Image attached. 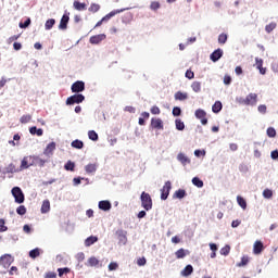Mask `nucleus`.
Here are the masks:
<instances>
[{
    "mask_svg": "<svg viewBox=\"0 0 278 278\" xmlns=\"http://www.w3.org/2000/svg\"><path fill=\"white\" fill-rule=\"evenodd\" d=\"M194 116L195 118H198V121H201L202 125H207V118L205 117L207 116V112H205V110L203 109L195 110Z\"/></svg>",
    "mask_w": 278,
    "mask_h": 278,
    "instance_id": "8",
    "label": "nucleus"
},
{
    "mask_svg": "<svg viewBox=\"0 0 278 278\" xmlns=\"http://www.w3.org/2000/svg\"><path fill=\"white\" fill-rule=\"evenodd\" d=\"M84 179H86V178H84V177H75L73 179L74 186H79L81 184V181H84Z\"/></svg>",
    "mask_w": 278,
    "mask_h": 278,
    "instance_id": "58",
    "label": "nucleus"
},
{
    "mask_svg": "<svg viewBox=\"0 0 278 278\" xmlns=\"http://www.w3.org/2000/svg\"><path fill=\"white\" fill-rule=\"evenodd\" d=\"M98 207L101 212H110L112 210V202L110 200H101L98 203Z\"/></svg>",
    "mask_w": 278,
    "mask_h": 278,
    "instance_id": "11",
    "label": "nucleus"
},
{
    "mask_svg": "<svg viewBox=\"0 0 278 278\" xmlns=\"http://www.w3.org/2000/svg\"><path fill=\"white\" fill-rule=\"evenodd\" d=\"M263 198L264 199H273V189H265L263 191Z\"/></svg>",
    "mask_w": 278,
    "mask_h": 278,
    "instance_id": "49",
    "label": "nucleus"
},
{
    "mask_svg": "<svg viewBox=\"0 0 278 278\" xmlns=\"http://www.w3.org/2000/svg\"><path fill=\"white\" fill-rule=\"evenodd\" d=\"M195 157H201V155H205V150H194Z\"/></svg>",
    "mask_w": 278,
    "mask_h": 278,
    "instance_id": "61",
    "label": "nucleus"
},
{
    "mask_svg": "<svg viewBox=\"0 0 278 278\" xmlns=\"http://www.w3.org/2000/svg\"><path fill=\"white\" fill-rule=\"evenodd\" d=\"M236 103H239V105H247V98L237 97Z\"/></svg>",
    "mask_w": 278,
    "mask_h": 278,
    "instance_id": "56",
    "label": "nucleus"
},
{
    "mask_svg": "<svg viewBox=\"0 0 278 278\" xmlns=\"http://www.w3.org/2000/svg\"><path fill=\"white\" fill-rule=\"evenodd\" d=\"M271 160H278V150H274L270 152Z\"/></svg>",
    "mask_w": 278,
    "mask_h": 278,
    "instance_id": "64",
    "label": "nucleus"
},
{
    "mask_svg": "<svg viewBox=\"0 0 278 278\" xmlns=\"http://www.w3.org/2000/svg\"><path fill=\"white\" fill-rule=\"evenodd\" d=\"M229 38V36H227V34L222 33L218 36V43L219 45H225L227 42V39Z\"/></svg>",
    "mask_w": 278,
    "mask_h": 278,
    "instance_id": "43",
    "label": "nucleus"
},
{
    "mask_svg": "<svg viewBox=\"0 0 278 278\" xmlns=\"http://www.w3.org/2000/svg\"><path fill=\"white\" fill-rule=\"evenodd\" d=\"M260 114H266V104H261L257 108Z\"/></svg>",
    "mask_w": 278,
    "mask_h": 278,
    "instance_id": "62",
    "label": "nucleus"
},
{
    "mask_svg": "<svg viewBox=\"0 0 278 278\" xmlns=\"http://www.w3.org/2000/svg\"><path fill=\"white\" fill-rule=\"evenodd\" d=\"M31 162H33V156H24L21 162L20 170H27L29 166H33Z\"/></svg>",
    "mask_w": 278,
    "mask_h": 278,
    "instance_id": "13",
    "label": "nucleus"
},
{
    "mask_svg": "<svg viewBox=\"0 0 278 278\" xmlns=\"http://www.w3.org/2000/svg\"><path fill=\"white\" fill-rule=\"evenodd\" d=\"M194 273V267L192 265H186V267L181 270L180 275L182 277H190Z\"/></svg>",
    "mask_w": 278,
    "mask_h": 278,
    "instance_id": "22",
    "label": "nucleus"
},
{
    "mask_svg": "<svg viewBox=\"0 0 278 278\" xmlns=\"http://www.w3.org/2000/svg\"><path fill=\"white\" fill-rule=\"evenodd\" d=\"M191 89L193 90V92H201V81H193L191 84Z\"/></svg>",
    "mask_w": 278,
    "mask_h": 278,
    "instance_id": "40",
    "label": "nucleus"
},
{
    "mask_svg": "<svg viewBox=\"0 0 278 278\" xmlns=\"http://www.w3.org/2000/svg\"><path fill=\"white\" fill-rule=\"evenodd\" d=\"M65 170H70L71 173H73V170H75V162L73 161H67L64 165Z\"/></svg>",
    "mask_w": 278,
    "mask_h": 278,
    "instance_id": "41",
    "label": "nucleus"
},
{
    "mask_svg": "<svg viewBox=\"0 0 278 278\" xmlns=\"http://www.w3.org/2000/svg\"><path fill=\"white\" fill-rule=\"evenodd\" d=\"M68 273H71V268H68V267L58 268L59 277L68 275Z\"/></svg>",
    "mask_w": 278,
    "mask_h": 278,
    "instance_id": "46",
    "label": "nucleus"
},
{
    "mask_svg": "<svg viewBox=\"0 0 278 278\" xmlns=\"http://www.w3.org/2000/svg\"><path fill=\"white\" fill-rule=\"evenodd\" d=\"M172 114H173V116H181V108H179V106H174L173 108V111H172Z\"/></svg>",
    "mask_w": 278,
    "mask_h": 278,
    "instance_id": "54",
    "label": "nucleus"
},
{
    "mask_svg": "<svg viewBox=\"0 0 278 278\" xmlns=\"http://www.w3.org/2000/svg\"><path fill=\"white\" fill-rule=\"evenodd\" d=\"M105 38H106L105 34L94 35L90 37L89 42L90 45H99L100 42H103Z\"/></svg>",
    "mask_w": 278,
    "mask_h": 278,
    "instance_id": "15",
    "label": "nucleus"
},
{
    "mask_svg": "<svg viewBox=\"0 0 278 278\" xmlns=\"http://www.w3.org/2000/svg\"><path fill=\"white\" fill-rule=\"evenodd\" d=\"M151 126L153 129H164V122L161 118L152 117Z\"/></svg>",
    "mask_w": 278,
    "mask_h": 278,
    "instance_id": "16",
    "label": "nucleus"
},
{
    "mask_svg": "<svg viewBox=\"0 0 278 278\" xmlns=\"http://www.w3.org/2000/svg\"><path fill=\"white\" fill-rule=\"evenodd\" d=\"M85 170L86 173H88V175L92 174V173H97V164H88L85 166Z\"/></svg>",
    "mask_w": 278,
    "mask_h": 278,
    "instance_id": "35",
    "label": "nucleus"
},
{
    "mask_svg": "<svg viewBox=\"0 0 278 278\" xmlns=\"http://www.w3.org/2000/svg\"><path fill=\"white\" fill-rule=\"evenodd\" d=\"M99 10H101V5H99L98 3H91V5L89 7V12H92L93 14L99 12Z\"/></svg>",
    "mask_w": 278,
    "mask_h": 278,
    "instance_id": "47",
    "label": "nucleus"
},
{
    "mask_svg": "<svg viewBox=\"0 0 278 278\" xmlns=\"http://www.w3.org/2000/svg\"><path fill=\"white\" fill-rule=\"evenodd\" d=\"M71 147H73V149H84V141L75 139L72 141Z\"/></svg>",
    "mask_w": 278,
    "mask_h": 278,
    "instance_id": "34",
    "label": "nucleus"
},
{
    "mask_svg": "<svg viewBox=\"0 0 278 278\" xmlns=\"http://www.w3.org/2000/svg\"><path fill=\"white\" fill-rule=\"evenodd\" d=\"M55 25V18H49L46 21L45 29L46 31H50V29H53V26Z\"/></svg>",
    "mask_w": 278,
    "mask_h": 278,
    "instance_id": "30",
    "label": "nucleus"
},
{
    "mask_svg": "<svg viewBox=\"0 0 278 278\" xmlns=\"http://www.w3.org/2000/svg\"><path fill=\"white\" fill-rule=\"evenodd\" d=\"M29 134L31 136H42L45 134V130H42V128H38L36 126H33L29 128Z\"/></svg>",
    "mask_w": 278,
    "mask_h": 278,
    "instance_id": "26",
    "label": "nucleus"
},
{
    "mask_svg": "<svg viewBox=\"0 0 278 278\" xmlns=\"http://www.w3.org/2000/svg\"><path fill=\"white\" fill-rule=\"evenodd\" d=\"M188 197V193L186 192V189H178L175 191L173 198L174 199H186Z\"/></svg>",
    "mask_w": 278,
    "mask_h": 278,
    "instance_id": "24",
    "label": "nucleus"
},
{
    "mask_svg": "<svg viewBox=\"0 0 278 278\" xmlns=\"http://www.w3.org/2000/svg\"><path fill=\"white\" fill-rule=\"evenodd\" d=\"M230 251H231V247L225 245L224 248L220 249L219 253L220 255H224L225 257H227Z\"/></svg>",
    "mask_w": 278,
    "mask_h": 278,
    "instance_id": "45",
    "label": "nucleus"
},
{
    "mask_svg": "<svg viewBox=\"0 0 278 278\" xmlns=\"http://www.w3.org/2000/svg\"><path fill=\"white\" fill-rule=\"evenodd\" d=\"M126 10H129V8L113 10L109 14H106L105 16L102 17V22L108 23V21H110V18H114V16H116V14L126 12Z\"/></svg>",
    "mask_w": 278,
    "mask_h": 278,
    "instance_id": "10",
    "label": "nucleus"
},
{
    "mask_svg": "<svg viewBox=\"0 0 278 278\" xmlns=\"http://www.w3.org/2000/svg\"><path fill=\"white\" fill-rule=\"evenodd\" d=\"M86 266H91V267L99 266V258L94 256L89 257L86 263Z\"/></svg>",
    "mask_w": 278,
    "mask_h": 278,
    "instance_id": "32",
    "label": "nucleus"
},
{
    "mask_svg": "<svg viewBox=\"0 0 278 278\" xmlns=\"http://www.w3.org/2000/svg\"><path fill=\"white\" fill-rule=\"evenodd\" d=\"M224 84H225V86H231V76L225 75L224 76Z\"/></svg>",
    "mask_w": 278,
    "mask_h": 278,
    "instance_id": "59",
    "label": "nucleus"
},
{
    "mask_svg": "<svg viewBox=\"0 0 278 278\" xmlns=\"http://www.w3.org/2000/svg\"><path fill=\"white\" fill-rule=\"evenodd\" d=\"M176 101H186L188 99V94L186 92L177 91L174 96Z\"/></svg>",
    "mask_w": 278,
    "mask_h": 278,
    "instance_id": "29",
    "label": "nucleus"
},
{
    "mask_svg": "<svg viewBox=\"0 0 278 278\" xmlns=\"http://www.w3.org/2000/svg\"><path fill=\"white\" fill-rule=\"evenodd\" d=\"M175 125L177 131H184V129H186V124L180 118L175 119Z\"/></svg>",
    "mask_w": 278,
    "mask_h": 278,
    "instance_id": "31",
    "label": "nucleus"
},
{
    "mask_svg": "<svg viewBox=\"0 0 278 278\" xmlns=\"http://www.w3.org/2000/svg\"><path fill=\"white\" fill-rule=\"evenodd\" d=\"M86 101V96L81 93H74L73 96L66 99V105H75L79 103H84Z\"/></svg>",
    "mask_w": 278,
    "mask_h": 278,
    "instance_id": "4",
    "label": "nucleus"
},
{
    "mask_svg": "<svg viewBox=\"0 0 278 278\" xmlns=\"http://www.w3.org/2000/svg\"><path fill=\"white\" fill-rule=\"evenodd\" d=\"M118 268V263L112 262L109 264V270H117Z\"/></svg>",
    "mask_w": 278,
    "mask_h": 278,
    "instance_id": "60",
    "label": "nucleus"
},
{
    "mask_svg": "<svg viewBox=\"0 0 278 278\" xmlns=\"http://www.w3.org/2000/svg\"><path fill=\"white\" fill-rule=\"evenodd\" d=\"M116 236H117L118 244H122L123 247H125V244H127V231L123 229L117 230Z\"/></svg>",
    "mask_w": 278,
    "mask_h": 278,
    "instance_id": "12",
    "label": "nucleus"
},
{
    "mask_svg": "<svg viewBox=\"0 0 278 278\" xmlns=\"http://www.w3.org/2000/svg\"><path fill=\"white\" fill-rule=\"evenodd\" d=\"M223 110V102L215 101V103L212 106L213 114H219V112Z\"/></svg>",
    "mask_w": 278,
    "mask_h": 278,
    "instance_id": "27",
    "label": "nucleus"
},
{
    "mask_svg": "<svg viewBox=\"0 0 278 278\" xmlns=\"http://www.w3.org/2000/svg\"><path fill=\"white\" fill-rule=\"evenodd\" d=\"M88 138L89 140H92V142H97V140H99V134H97L94 130H89Z\"/></svg>",
    "mask_w": 278,
    "mask_h": 278,
    "instance_id": "37",
    "label": "nucleus"
},
{
    "mask_svg": "<svg viewBox=\"0 0 278 278\" xmlns=\"http://www.w3.org/2000/svg\"><path fill=\"white\" fill-rule=\"evenodd\" d=\"M176 160L181 164V166H188V164H191L192 162L190 157H188V155H186L184 152H179L176 156Z\"/></svg>",
    "mask_w": 278,
    "mask_h": 278,
    "instance_id": "9",
    "label": "nucleus"
},
{
    "mask_svg": "<svg viewBox=\"0 0 278 278\" xmlns=\"http://www.w3.org/2000/svg\"><path fill=\"white\" fill-rule=\"evenodd\" d=\"M47 164V160L40 159V156H33V161L30 162V166H40L42 168Z\"/></svg>",
    "mask_w": 278,
    "mask_h": 278,
    "instance_id": "17",
    "label": "nucleus"
},
{
    "mask_svg": "<svg viewBox=\"0 0 278 278\" xmlns=\"http://www.w3.org/2000/svg\"><path fill=\"white\" fill-rule=\"evenodd\" d=\"M188 253V250H185L184 248H180L178 251H176L175 255L177 260H184Z\"/></svg>",
    "mask_w": 278,
    "mask_h": 278,
    "instance_id": "33",
    "label": "nucleus"
},
{
    "mask_svg": "<svg viewBox=\"0 0 278 278\" xmlns=\"http://www.w3.org/2000/svg\"><path fill=\"white\" fill-rule=\"evenodd\" d=\"M247 105H255L257 103V94L256 93H249L245 98Z\"/></svg>",
    "mask_w": 278,
    "mask_h": 278,
    "instance_id": "20",
    "label": "nucleus"
},
{
    "mask_svg": "<svg viewBox=\"0 0 278 278\" xmlns=\"http://www.w3.org/2000/svg\"><path fill=\"white\" fill-rule=\"evenodd\" d=\"M16 214H18V216H25V214H27V207H25V205H20L16 208Z\"/></svg>",
    "mask_w": 278,
    "mask_h": 278,
    "instance_id": "44",
    "label": "nucleus"
},
{
    "mask_svg": "<svg viewBox=\"0 0 278 278\" xmlns=\"http://www.w3.org/2000/svg\"><path fill=\"white\" fill-rule=\"evenodd\" d=\"M72 92L80 94V92H84L86 90V83L83 80H76L72 87H71Z\"/></svg>",
    "mask_w": 278,
    "mask_h": 278,
    "instance_id": "6",
    "label": "nucleus"
},
{
    "mask_svg": "<svg viewBox=\"0 0 278 278\" xmlns=\"http://www.w3.org/2000/svg\"><path fill=\"white\" fill-rule=\"evenodd\" d=\"M29 121H31V115H23L20 118V123H22V125H27V123H29Z\"/></svg>",
    "mask_w": 278,
    "mask_h": 278,
    "instance_id": "50",
    "label": "nucleus"
},
{
    "mask_svg": "<svg viewBox=\"0 0 278 278\" xmlns=\"http://www.w3.org/2000/svg\"><path fill=\"white\" fill-rule=\"evenodd\" d=\"M191 182L193 184V186H195V188H203L204 184L203 180H201V178L199 177H193Z\"/></svg>",
    "mask_w": 278,
    "mask_h": 278,
    "instance_id": "36",
    "label": "nucleus"
},
{
    "mask_svg": "<svg viewBox=\"0 0 278 278\" xmlns=\"http://www.w3.org/2000/svg\"><path fill=\"white\" fill-rule=\"evenodd\" d=\"M140 201L141 207H143L146 212L153 210V199H151V194L143 191L140 195Z\"/></svg>",
    "mask_w": 278,
    "mask_h": 278,
    "instance_id": "2",
    "label": "nucleus"
},
{
    "mask_svg": "<svg viewBox=\"0 0 278 278\" xmlns=\"http://www.w3.org/2000/svg\"><path fill=\"white\" fill-rule=\"evenodd\" d=\"M220 58H223V49L220 48L214 50L210 55V60H212L213 62H218Z\"/></svg>",
    "mask_w": 278,
    "mask_h": 278,
    "instance_id": "18",
    "label": "nucleus"
},
{
    "mask_svg": "<svg viewBox=\"0 0 278 278\" xmlns=\"http://www.w3.org/2000/svg\"><path fill=\"white\" fill-rule=\"evenodd\" d=\"M274 29H277V23H275V22H271L265 26V31L267 34H270Z\"/></svg>",
    "mask_w": 278,
    "mask_h": 278,
    "instance_id": "42",
    "label": "nucleus"
},
{
    "mask_svg": "<svg viewBox=\"0 0 278 278\" xmlns=\"http://www.w3.org/2000/svg\"><path fill=\"white\" fill-rule=\"evenodd\" d=\"M46 278H56L58 277V274L54 273V271H48L46 273Z\"/></svg>",
    "mask_w": 278,
    "mask_h": 278,
    "instance_id": "63",
    "label": "nucleus"
},
{
    "mask_svg": "<svg viewBox=\"0 0 278 278\" xmlns=\"http://www.w3.org/2000/svg\"><path fill=\"white\" fill-rule=\"evenodd\" d=\"M11 194L15 203H18V205L25 203V193L23 192V189H21V187H13L11 189Z\"/></svg>",
    "mask_w": 278,
    "mask_h": 278,
    "instance_id": "3",
    "label": "nucleus"
},
{
    "mask_svg": "<svg viewBox=\"0 0 278 278\" xmlns=\"http://www.w3.org/2000/svg\"><path fill=\"white\" fill-rule=\"evenodd\" d=\"M8 231V226H5V219L0 218V233Z\"/></svg>",
    "mask_w": 278,
    "mask_h": 278,
    "instance_id": "51",
    "label": "nucleus"
},
{
    "mask_svg": "<svg viewBox=\"0 0 278 278\" xmlns=\"http://www.w3.org/2000/svg\"><path fill=\"white\" fill-rule=\"evenodd\" d=\"M160 8H161V4L157 1H153L150 4V9L153 10V12H157V10H160Z\"/></svg>",
    "mask_w": 278,
    "mask_h": 278,
    "instance_id": "52",
    "label": "nucleus"
},
{
    "mask_svg": "<svg viewBox=\"0 0 278 278\" xmlns=\"http://www.w3.org/2000/svg\"><path fill=\"white\" fill-rule=\"evenodd\" d=\"M267 136H268V138H275L277 136V130L274 127H268Z\"/></svg>",
    "mask_w": 278,
    "mask_h": 278,
    "instance_id": "48",
    "label": "nucleus"
},
{
    "mask_svg": "<svg viewBox=\"0 0 278 278\" xmlns=\"http://www.w3.org/2000/svg\"><path fill=\"white\" fill-rule=\"evenodd\" d=\"M249 264V258L247 256L241 257V262L237 264L239 268H242V266H247Z\"/></svg>",
    "mask_w": 278,
    "mask_h": 278,
    "instance_id": "53",
    "label": "nucleus"
},
{
    "mask_svg": "<svg viewBox=\"0 0 278 278\" xmlns=\"http://www.w3.org/2000/svg\"><path fill=\"white\" fill-rule=\"evenodd\" d=\"M43 253L42 249L35 248L29 251L28 255L31 260H36L37 257H40V254Z\"/></svg>",
    "mask_w": 278,
    "mask_h": 278,
    "instance_id": "23",
    "label": "nucleus"
},
{
    "mask_svg": "<svg viewBox=\"0 0 278 278\" xmlns=\"http://www.w3.org/2000/svg\"><path fill=\"white\" fill-rule=\"evenodd\" d=\"M262 251H264V243H262L260 240L255 241L253 245L254 255H260Z\"/></svg>",
    "mask_w": 278,
    "mask_h": 278,
    "instance_id": "19",
    "label": "nucleus"
},
{
    "mask_svg": "<svg viewBox=\"0 0 278 278\" xmlns=\"http://www.w3.org/2000/svg\"><path fill=\"white\" fill-rule=\"evenodd\" d=\"M40 212L41 214H49L51 212V202L49 200H43Z\"/></svg>",
    "mask_w": 278,
    "mask_h": 278,
    "instance_id": "21",
    "label": "nucleus"
},
{
    "mask_svg": "<svg viewBox=\"0 0 278 278\" xmlns=\"http://www.w3.org/2000/svg\"><path fill=\"white\" fill-rule=\"evenodd\" d=\"M29 25H31V18L27 17L24 23L21 22L18 24V27H20V29H27V27H29Z\"/></svg>",
    "mask_w": 278,
    "mask_h": 278,
    "instance_id": "39",
    "label": "nucleus"
},
{
    "mask_svg": "<svg viewBox=\"0 0 278 278\" xmlns=\"http://www.w3.org/2000/svg\"><path fill=\"white\" fill-rule=\"evenodd\" d=\"M170 190H173V184L170 180H167L161 189V201H166V199H168Z\"/></svg>",
    "mask_w": 278,
    "mask_h": 278,
    "instance_id": "5",
    "label": "nucleus"
},
{
    "mask_svg": "<svg viewBox=\"0 0 278 278\" xmlns=\"http://www.w3.org/2000/svg\"><path fill=\"white\" fill-rule=\"evenodd\" d=\"M76 260H77L78 264H80V262H84V260H86V254H84V252L77 253Z\"/></svg>",
    "mask_w": 278,
    "mask_h": 278,
    "instance_id": "55",
    "label": "nucleus"
},
{
    "mask_svg": "<svg viewBox=\"0 0 278 278\" xmlns=\"http://www.w3.org/2000/svg\"><path fill=\"white\" fill-rule=\"evenodd\" d=\"M237 203L242 210H247V200H244V198H242L241 195L237 197Z\"/></svg>",
    "mask_w": 278,
    "mask_h": 278,
    "instance_id": "38",
    "label": "nucleus"
},
{
    "mask_svg": "<svg viewBox=\"0 0 278 278\" xmlns=\"http://www.w3.org/2000/svg\"><path fill=\"white\" fill-rule=\"evenodd\" d=\"M55 141L48 143L46 149L43 150V155H46L47 157H51V155H53V151H55Z\"/></svg>",
    "mask_w": 278,
    "mask_h": 278,
    "instance_id": "14",
    "label": "nucleus"
},
{
    "mask_svg": "<svg viewBox=\"0 0 278 278\" xmlns=\"http://www.w3.org/2000/svg\"><path fill=\"white\" fill-rule=\"evenodd\" d=\"M71 21L70 13H64L61 17L59 29L61 31H65V29H68V22Z\"/></svg>",
    "mask_w": 278,
    "mask_h": 278,
    "instance_id": "7",
    "label": "nucleus"
},
{
    "mask_svg": "<svg viewBox=\"0 0 278 278\" xmlns=\"http://www.w3.org/2000/svg\"><path fill=\"white\" fill-rule=\"evenodd\" d=\"M96 242H99V237L91 235L85 240V247H92Z\"/></svg>",
    "mask_w": 278,
    "mask_h": 278,
    "instance_id": "25",
    "label": "nucleus"
},
{
    "mask_svg": "<svg viewBox=\"0 0 278 278\" xmlns=\"http://www.w3.org/2000/svg\"><path fill=\"white\" fill-rule=\"evenodd\" d=\"M12 262H14V258L12 257V254H3L0 257V274L5 275V270L12 266Z\"/></svg>",
    "mask_w": 278,
    "mask_h": 278,
    "instance_id": "1",
    "label": "nucleus"
},
{
    "mask_svg": "<svg viewBox=\"0 0 278 278\" xmlns=\"http://www.w3.org/2000/svg\"><path fill=\"white\" fill-rule=\"evenodd\" d=\"M73 5H74L75 10H77L78 12H84V10H86V8H87L86 3L79 2L77 0L74 1Z\"/></svg>",
    "mask_w": 278,
    "mask_h": 278,
    "instance_id": "28",
    "label": "nucleus"
},
{
    "mask_svg": "<svg viewBox=\"0 0 278 278\" xmlns=\"http://www.w3.org/2000/svg\"><path fill=\"white\" fill-rule=\"evenodd\" d=\"M185 77H187V79H194V72L187 70L185 73Z\"/></svg>",
    "mask_w": 278,
    "mask_h": 278,
    "instance_id": "57",
    "label": "nucleus"
}]
</instances>
